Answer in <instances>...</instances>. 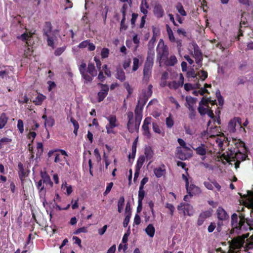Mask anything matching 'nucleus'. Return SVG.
<instances>
[{"mask_svg": "<svg viewBox=\"0 0 253 253\" xmlns=\"http://www.w3.org/2000/svg\"><path fill=\"white\" fill-rule=\"evenodd\" d=\"M155 40L153 38L148 43V46L149 47V50L148 51V55L147 57V60L145 62V65H148L150 66H153V58L155 55L154 50H153L154 44Z\"/></svg>", "mask_w": 253, "mask_h": 253, "instance_id": "obj_9", "label": "nucleus"}, {"mask_svg": "<svg viewBox=\"0 0 253 253\" xmlns=\"http://www.w3.org/2000/svg\"><path fill=\"white\" fill-rule=\"evenodd\" d=\"M197 99L188 96L186 97V106L188 108L190 111L194 110V107L196 103Z\"/></svg>", "mask_w": 253, "mask_h": 253, "instance_id": "obj_18", "label": "nucleus"}, {"mask_svg": "<svg viewBox=\"0 0 253 253\" xmlns=\"http://www.w3.org/2000/svg\"><path fill=\"white\" fill-rule=\"evenodd\" d=\"M32 49H31L28 46L27 49L25 51L24 55L25 56V57H28L32 54Z\"/></svg>", "mask_w": 253, "mask_h": 253, "instance_id": "obj_61", "label": "nucleus"}, {"mask_svg": "<svg viewBox=\"0 0 253 253\" xmlns=\"http://www.w3.org/2000/svg\"><path fill=\"white\" fill-rule=\"evenodd\" d=\"M103 70H104V73L106 76L108 77L111 76V72L110 70L108 69L107 66L106 65L103 66Z\"/></svg>", "mask_w": 253, "mask_h": 253, "instance_id": "obj_60", "label": "nucleus"}, {"mask_svg": "<svg viewBox=\"0 0 253 253\" xmlns=\"http://www.w3.org/2000/svg\"><path fill=\"white\" fill-rule=\"evenodd\" d=\"M215 100H212L211 98L203 97L199 103L198 111L201 115L207 114L211 118H213V112L210 109L209 104L211 105L215 103Z\"/></svg>", "mask_w": 253, "mask_h": 253, "instance_id": "obj_4", "label": "nucleus"}, {"mask_svg": "<svg viewBox=\"0 0 253 253\" xmlns=\"http://www.w3.org/2000/svg\"><path fill=\"white\" fill-rule=\"evenodd\" d=\"M210 215V213L208 211H206V212L201 213L200 214L199 218L198 219V221H197L198 225L199 226L203 224L205 218L207 216H209Z\"/></svg>", "mask_w": 253, "mask_h": 253, "instance_id": "obj_36", "label": "nucleus"}, {"mask_svg": "<svg viewBox=\"0 0 253 253\" xmlns=\"http://www.w3.org/2000/svg\"><path fill=\"white\" fill-rule=\"evenodd\" d=\"M41 176L43 182L46 185L50 187L53 186V182L51 181L49 176L46 172H41Z\"/></svg>", "mask_w": 253, "mask_h": 253, "instance_id": "obj_20", "label": "nucleus"}, {"mask_svg": "<svg viewBox=\"0 0 253 253\" xmlns=\"http://www.w3.org/2000/svg\"><path fill=\"white\" fill-rule=\"evenodd\" d=\"M241 124V119L239 117H234L233 119L231 120L227 126V130L230 133H234L236 131V127Z\"/></svg>", "mask_w": 253, "mask_h": 253, "instance_id": "obj_10", "label": "nucleus"}, {"mask_svg": "<svg viewBox=\"0 0 253 253\" xmlns=\"http://www.w3.org/2000/svg\"><path fill=\"white\" fill-rule=\"evenodd\" d=\"M184 77L180 74L179 75V80L178 81H173L169 82L168 84V86L170 89H176L179 87L182 86L184 83Z\"/></svg>", "mask_w": 253, "mask_h": 253, "instance_id": "obj_13", "label": "nucleus"}, {"mask_svg": "<svg viewBox=\"0 0 253 253\" xmlns=\"http://www.w3.org/2000/svg\"><path fill=\"white\" fill-rule=\"evenodd\" d=\"M217 216L219 220L223 221L228 219L229 215L226 211L222 208L218 207L216 210Z\"/></svg>", "mask_w": 253, "mask_h": 253, "instance_id": "obj_17", "label": "nucleus"}, {"mask_svg": "<svg viewBox=\"0 0 253 253\" xmlns=\"http://www.w3.org/2000/svg\"><path fill=\"white\" fill-rule=\"evenodd\" d=\"M125 199L124 197H121L118 203V211L119 212H121L124 207V204Z\"/></svg>", "mask_w": 253, "mask_h": 253, "instance_id": "obj_43", "label": "nucleus"}, {"mask_svg": "<svg viewBox=\"0 0 253 253\" xmlns=\"http://www.w3.org/2000/svg\"><path fill=\"white\" fill-rule=\"evenodd\" d=\"M138 16V14L132 13L131 14V18L130 19V23L132 26V27H133L135 25V22L136 21V19H137Z\"/></svg>", "mask_w": 253, "mask_h": 253, "instance_id": "obj_48", "label": "nucleus"}, {"mask_svg": "<svg viewBox=\"0 0 253 253\" xmlns=\"http://www.w3.org/2000/svg\"><path fill=\"white\" fill-rule=\"evenodd\" d=\"M39 192V194L40 196V198L42 202L43 205L44 206L45 203H46L45 199V195H46V190L45 188H41L40 189H38Z\"/></svg>", "mask_w": 253, "mask_h": 253, "instance_id": "obj_32", "label": "nucleus"}, {"mask_svg": "<svg viewBox=\"0 0 253 253\" xmlns=\"http://www.w3.org/2000/svg\"><path fill=\"white\" fill-rule=\"evenodd\" d=\"M12 139L9 137H4L0 139V149L2 148L4 145L9 144Z\"/></svg>", "mask_w": 253, "mask_h": 253, "instance_id": "obj_38", "label": "nucleus"}, {"mask_svg": "<svg viewBox=\"0 0 253 253\" xmlns=\"http://www.w3.org/2000/svg\"><path fill=\"white\" fill-rule=\"evenodd\" d=\"M130 230L129 229L128 230V231H127L126 233L124 236H123V239H122V242L124 243V244H126V242H127V240H128V237L129 236V235H130Z\"/></svg>", "mask_w": 253, "mask_h": 253, "instance_id": "obj_56", "label": "nucleus"}, {"mask_svg": "<svg viewBox=\"0 0 253 253\" xmlns=\"http://www.w3.org/2000/svg\"><path fill=\"white\" fill-rule=\"evenodd\" d=\"M139 59L134 57L133 58V66H132V71H136L139 68Z\"/></svg>", "mask_w": 253, "mask_h": 253, "instance_id": "obj_44", "label": "nucleus"}, {"mask_svg": "<svg viewBox=\"0 0 253 253\" xmlns=\"http://www.w3.org/2000/svg\"><path fill=\"white\" fill-rule=\"evenodd\" d=\"M105 118L108 121V123L106 125V132L110 134L115 133V128L119 126V123L117 119V117L115 115H109L105 116Z\"/></svg>", "mask_w": 253, "mask_h": 253, "instance_id": "obj_7", "label": "nucleus"}, {"mask_svg": "<svg viewBox=\"0 0 253 253\" xmlns=\"http://www.w3.org/2000/svg\"><path fill=\"white\" fill-rule=\"evenodd\" d=\"M194 52H192L193 56L195 58L196 62L199 66H201V61L202 59V56L201 52L200 51L197 46L193 45Z\"/></svg>", "mask_w": 253, "mask_h": 253, "instance_id": "obj_16", "label": "nucleus"}, {"mask_svg": "<svg viewBox=\"0 0 253 253\" xmlns=\"http://www.w3.org/2000/svg\"><path fill=\"white\" fill-rule=\"evenodd\" d=\"M98 85L100 86L101 90L97 93V99L98 102H100L104 100L108 94L109 87L107 85L102 84H99Z\"/></svg>", "mask_w": 253, "mask_h": 253, "instance_id": "obj_12", "label": "nucleus"}, {"mask_svg": "<svg viewBox=\"0 0 253 253\" xmlns=\"http://www.w3.org/2000/svg\"><path fill=\"white\" fill-rule=\"evenodd\" d=\"M198 75L202 81H204L205 79L207 78L208 73L206 71H201L198 73Z\"/></svg>", "mask_w": 253, "mask_h": 253, "instance_id": "obj_51", "label": "nucleus"}, {"mask_svg": "<svg viewBox=\"0 0 253 253\" xmlns=\"http://www.w3.org/2000/svg\"><path fill=\"white\" fill-rule=\"evenodd\" d=\"M55 151H59L61 154H56L54 159L55 163H58L60 165H64L65 162H67L66 157L68 156L66 152L62 149H56Z\"/></svg>", "mask_w": 253, "mask_h": 253, "instance_id": "obj_11", "label": "nucleus"}, {"mask_svg": "<svg viewBox=\"0 0 253 253\" xmlns=\"http://www.w3.org/2000/svg\"><path fill=\"white\" fill-rule=\"evenodd\" d=\"M176 8L181 15L183 16H185L186 15V12L184 9V8L181 4H177L176 6Z\"/></svg>", "mask_w": 253, "mask_h": 253, "instance_id": "obj_40", "label": "nucleus"}, {"mask_svg": "<svg viewBox=\"0 0 253 253\" xmlns=\"http://www.w3.org/2000/svg\"><path fill=\"white\" fill-rule=\"evenodd\" d=\"M87 72L92 76L94 77L97 75V71L95 69V67L92 64H89L87 67Z\"/></svg>", "mask_w": 253, "mask_h": 253, "instance_id": "obj_37", "label": "nucleus"}, {"mask_svg": "<svg viewBox=\"0 0 253 253\" xmlns=\"http://www.w3.org/2000/svg\"><path fill=\"white\" fill-rule=\"evenodd\" d=\"M186 188L187 193L190 197L194 195L199 194L201 193L200 188L193 184H191L190 185L189 184L186 186Z\"/></svg>", "mask_w": 253, "mask_h": 253, "instance_id": "obj_15", "label": "nucleus"}, {"mask_svg": "<svg viewBox=\"0 0 253 253\" xmlns=\"http://www.w3.org/2000/svg\"><path fill=\"white\" fill-rule=\"evenodd\" d=\"M154 173L155 175L158 178L161 177L162 176L164 175L166 173L165 165H162L160 167L154 169Z\"/></svg>", "mask_w": 253, "mask_h": 253, "instance_id": "obj_21", "label": "nucleus"}, {"mask_svg": "<svg viewBox=\"0 0 253 253\" xmlns=\"http://www.w3.org/2000/svg\"><path fill=\"white\" fill-rule=\"evenodd\" d=\"M64 188L66 189V193L68 195H70L73 192L72 186L68 185L66 182H63L61 185L62 189H64Z\"/></svg>", "mask_w": 253, "mask_h": 253, "instance_id": "obj_39", "label": "nucleus"}, {"mask_svg": "<svg viewBox=\"0 0 253 253\" xmlns=\"http://www.w3.org/2000/svg\"><path fill=\"white\" fill-rule=\"evenodd\" d=\"M145 159L144 156L139 157L137 162V167L139 168L141 167L145 161Z\"/></svg>", "mask_w": 253, "mask_h": 253, "instance_id": "obj_54", "label": "nucleus"}, {"mask_svg": "<svg viewBox=\"0 0 253 253\" xmlns=\"http://www.w3.org/2000/svg\"><path fill=\"white\" fill-rule=\"evenodd\" d=\"M215 223L214 222H211L208 228V232L210 233L212 232L215 229Z\"/></svg>", "mask_w": 253, "mask_h": 253, "instance_id": "obj_62", "label": "nucleus"}, {"mask_svg": "<svg viewBox=\"0 0 253 253\" xmlns=\"http://www.w3.org/2000/svg\"><path fill=\"white\" fill-rule=\"evenodd\" d=\"M166 124L167 126L169 128H171L173 126L174 122L171 117L169 116L166 118Z\"/></svg>", "mask_w": 253, "mask_h": 253, "instance_id": "obj_47", "label": "nucleus"}, {"mask_svg": "<svg viewBox=\"0 0 253 253\" xmlns=\"http://www.w3.org/2000/svg\"><path fill=\"white\" fill-rule=\"evenodd\" d=\"M153 66H149L148 65H144L143 70V79L145 81L147 82L151 75V70Z\"/></svg>", "mask_w": 253, "mask_h": 253, "instance_id": "obj_25", "label": "nucleus"}, {"mask_svg": "<svg viewBox=\"0 0 253 253\" xmlns=\"http://www.w3.org/2000/svg\"><path fill=\"white\" fill-rule=\"evenodd\" d=\"M177 62L176 57L174 55H170L168 58V57L163 61L162 64L167 66H173Z\"/></svg>", "mask_w": 253, "mask_h": 253, "instance_id": "obj_23", "label": "nucleus"}, {"mask_svg": "<svg viewBox=\"0 0 253 253\" xmlns=\"http://www.w3.org/2000/svg\"><path fill=\"white\" fill-rule=\"evenodd\" d=\"M216 135H218V132L215 134H211L207 131H203L201 133L197 139H200L199 141H205L206 139H208L209 137H211Z\"/></svg>", "mask_w": 253, "mask_h": 253, "instance_id": "obj_24", "label": "nucleus"}, {"mask_svg": "<svg viewBox=\"0 0 253 253\" xmlns=\"http://www.w3.org/2000/svg\"><path fill=\"white\" fill-rule=\"evenodd\" d=\"M109 54V50L107 48H102L101 52V56L102 58L108 57Z\"/></svg>", "mask_w": 253, "mask_h": 253, "instance_id": "obj_49", "label": "nucleus"}, {"mask_svg": "<svg viewBox=\"0 0 253 253\" xmlns=\"http://www.w3.org/2000/svg\"><path fill=\"white\" fill-rule=\"evenodd\" d=\"M242 203L248 209H251V218H245V215L240 213L239 215L234 213L231 216L232 229L231 234H242L232 240L230 245L228 253H238V250L244 243L248 248L253 247V190L248 191L247 195L242 197Z\"/></svg>", "mask_w": 253, "mask_h": 253, "instance_id": "obj_1", "label": "nucleus"}, {"mask_svg": "<svg viewBox=\"0 0 253 253\" xmlns=\"http://www.w3.org/2000/svg\"><path fill=\"white\" fill-rule=\"evenodd\" d=\"M46 96L42 94H38L37 96L35 98L33 102L36 105H40L42 104L43 101L45 100Z\"/></svg>", "mask_w": 253, "mask_h": 253, "instance_id": "obj_31", "label": "nucleus"}, {"mask_svg": "<svg viewBox=\"0 0 253 253\" xmlns=\"http://www.w3.org/2000/svg\"><path fill=\"white\" fill-rule=\"evenodd\" d=\"M17 126L19 132L20 133H23L24 132V124L22 120H18Z\"/></svg>", "mask_w": 253, "mask_h": 253, "instance_id": "obj_45", "label": "nucleus"}, {"mask_svg": "<svg viewBox=\"0 0 253 253\" xmlns=\"http://www.w3.org/2000/svg\"><path fill=\"white\" fill-rule=\"evenodd\" d=\"M204 184L208 189L210 190H213V181H205L204 182Z\"/></svg>", "mask_w": 253, "mask_h": 253, "instance_id": "obj_53", "label": "nucleus"}, {"mask_svg": "<svg viewBox=\"0 0 253 253\" xmlns=\"http://www.w3.org/2000/svg\"><path fill=\"white\" fill-rule=\"evenodd\" d=\"M65 47H61L58 48L55 51V55L56 56H59L61 55L65 50Z\"/></svg>", "mask_w": 253, "mask_h": 253, "instance_id": "obj_59", "label": "nucleus"}, {"mask_svg": "<svg viewBox=\"0 0 253 253\" xmlns=\"http://www.w3.org/2000/svg\"><path fill=\"white\" fill-rule=\"evenodd\" d=\"M211 87V84H205L204 88H201L199 90H194L193 91V94L195 96H198L199 94L204 95L205 93L208 92V90L206 88Z\"/></svg>", "mask_w": 253, "mask_h": 253, "instance_id": "obj_28", "label": "nucleus"}, {"mask_svg": "<svg viewBox=\"0 0 253 253\" xmlns=\"http://www.w3.org/2000/svg\"><path fill=\"white\" fill-rule=\"evenodd\" d=\"M216 95L219 104L220 106H222L223 104L224 100H223L222 97L221 96L219 91H217L216 92Z\"/></svg>", "mask_w": 253, "mask_h": 253, "instance_id": "obj_52", "label": "nucleus"}, {"mask_svg": "<svg viewBox=\"0 0 253 253\" xmlns=\"http://www.w3.org/2000/svg\"><path fill=\"white\" fill-rule=\"evenodd\" d=\"M179 213H182L185 216H192L194 213V210L192 205L187 203H181L177 207Z\"/></svg>", "mask_w": 253, "mask_h": 253, "instance_id": "obj_8", "label": "nucleus"}, {"mask_svg": "<svg viewBox=\"0 0 253 253\" xmlns=\"http://www.w3.org/2000/svg\"><path fill=\"white\" fill-rule=\"evenodd\" d=\"M153 129L154 131L156 133H157L159 134L161 133V129H160L159 126L156 124H155V123L153 124Z\"/></svg>", "mask_w": 253, "mask_h": 253, "instance_id": "obj_63", "label": "nucleus"}, {"mask_svg": "<svg viewBox=\"0 0 253 253\" xmlns=\"http://www.w3.org/2000/svg\"><path fill=\"white\" fill-rule=\"evenodd\" d=\"M196 153L201 156H204L206 154V149L205 144H201L195 149Z\"/></svg>", "mask_w": 253, "mask_h": 253, "instance_id": "obj_29", "label": "nucleus"}, {"mask_svg": "<svg viewBox=\"0 0 253 253\" xmlns=\"http://www.w3.org/2000/svg\"><path fill=\"white\" fill-rule=\"evenodd\" d=\"M56 39V38L54 36H50L49 35H47V43L48 45L52 47L53 48L54 47V41Z\"/></svg>", "mask_w": 253, "mask_h": 253, "instance_id": "obj_41", "label": "nucleus"}, {"mask_svg": "<svg viewBox=\"0 0 253 253\" xmlns=\"http://www.w3.org/2000/svg\"><path fill=\"white\" fill-rule=\"evenodd\" d=\"M139 102L135 109V119L132 120H128L127 128L129 132H133L138 130L142 118V106H139Z\"/></svg>", "mask_w": 253, "mask_h": 253, "instance_id": "obj_3", "label": "nucleus"}, {"mask_svg": "<svg viewBox=\"0 0 253 253\" xmlns=\"http://www.w3.org/2000/svg\"><path fill=\"white\" fill-rule=\"evenodd\" d=\"M148 5L146 1V0H142L140 6V9L141 12L146 15L148 12Z\"/></svg>", "mask_w": 253, "mask_h": 253, "instance_id": "obj_30", "label": "nucleus"}, {"mask_svg": "<svg viewBox=\"0 0 253 253\" xmlns=\"http://www.w3.org/2000/svg\"><path fill=\"white\" fill-rule=\"evenodd\" d=\"M154 13L156 17L158 18L163 16L164 11L162 6L160 3H156L154 7Z\"/></svg>", "mask_w": 253, "mask_h": 253, "instance_id": "obj_19", "label": "nucleus"}, {"mask_svg": "<svg viewBox=\"0 0 253 253\" xmlns=\"http://www.w3.org/2000/svg\"><path fill=\"white\" fill-rule=\"evenodd\" d=\"M177 141L181 147H177L176 155L181 160H186L192 156V150L186 146L185 142L181 138H178Z\"/></svg>", "mask_w": 253, "mask_h": 253, "instance_id": "obj_5", "label": "nucleus"}, {"mask_svg": "<svg viewBox=\"0 0 253 253\" xmlns=\"http://www.w3.org/2000/svg\"><path fill=\"white\" fill-rule=\"evenodd\" d=\"M145 191H144L143 188H142V187H139V192H138V209L139 207L140 208H142V201L145 196Z\"/></svg>", "mask_w": 253, "mask_h": 253, "instance_id": "obj_27", "label": "nucleus"}, {"mask_svg": "<svg viewBox=\"0 0 253 253\" xmlns=\"http://www.w3.org/2000/svg\"><path fill=\"white\" fill-rule=\"evenodd\" d=\"M54 120L51 118L49 117L47 120H46L44 123V126L46 127L47 126L49 127H52L54 125Z\"/></svg>", "mask_w": 253, "mask_h": 253, "instance_id": "obj_42", "label": "nucleus"}, {"mask_svg": "<svg viewBox=\"0 0 253 253\" xmlns=\"http://www.w3.org/2000/svg\"><path fill=\"white\" fill-rule=\"evenodd\" d=\"M87 231L86 227H83L76 230L74 232L75 234H79L80 233H86Z\"/></svg>", "mask_w": 253, "mask_h": 253, "instance_id": "obj_58", "label": "nucleus"}, {"mask_svg": "<svg viewBox=\"0 0 253 253\" xmlns=\"http://www.w3.org/2000/svg\"><path fill=\"white\" fill-rule=\"evenodd\" d=\"M8 118L5 113H2L0 116V129H2L7 124Z\"/></svg>", "mask_w": 253, "mask_h": 253, "instance_id": "obj_33", "label": "nucleus"}, {"mask_svg": "<svg viewBox=\"0 0 253 253\" xmlns=\"http://www.w3.org/2000/svg\"><path fill=\"white\" fill-rule=\"evenodd\" d=\"M116 77L121 82L124 81L126 79L125 72L121 69H118L117 70Z\"/></svg>", "mask_w": 253, "mask_h": 253, "instance_id": "obj_34", "label": "nucleus"}, {"mask_svg": "<svg viewBox=\"0 0 253 253\" xmlns=\"http://www.w3.org/2000/svg\"><path fill=\"white\" fill-rule=\"evenodd\" d=\"M157 58L159 60L160 66L163 61L167 58L169 51L167 46L165 44L164 42L161 39L157 47Z\"/></svg>", "mask_w": 253, "mask_h": 253, "instance_id": "obj_6", "label": "nucleus"}, {"mask_svg": "<svg viewBox=\"0 0 253 253\" xmlns=\"http://www.w3.org/2000/svg\"><path fill=\"white\" fill-rule=\"evenodd\" d=\"M33 34L34 33L26 30L21 35L17 36V38L22 42H26L27 44V46H28L29 45L28 42L31 40Z\"/></svg>", "mask_w": 253, "mask_h": 253, "instance_id": "obj_14", "label": "nucleus"}, {"mask_svg": "<svg viewBox=\"0 0 253 253\" xmlns=\"http://www.w3.org/2000/svg\"><path fill=\"white\" fill-rule=\"evenodd\" d=\"M166 207L170 211V214L172 215L175 210L174 206L171 204L167 203Z\"/></svg>", "mask_w": 253, "mask_h": 253, "instance_id": "obj_57", "label": "nucleus"}, {"mask_svg": "<svg viewBox=\"0 0 253 253\" xmlns=\"http://www.w3.org/2000/svg\"><path fill=\"white\" fill-rule=\"evenodd\" d=\"M122 13H123V18L121 22V26H120V31H126L127 28L126 25L125 24L126 21V10L125 8V4L124 5L122 8Z\"/></svg>", "mask_w": 253, "mask_h": 253, "instance_id": "obj_22", "label": "nucleus"}, {"mask_svg": "<svg viewBox=\"0 0 253 253\" xmlns=\"http://www.w3.org/2000/svg\"><path fill=\"white\" fill-rule=\"evenodd\" d=\"M79 69L81 74L82 75H84V73H86V64L84 62H82V63L79 66Z\"/></svg>", "mask_w": 253, "mask_h": 253, "instance_id": "obj_50", "label": "nucleus"}, {"mask_svg": "<svg viewBox=\"0 0 253 253\" xmlns=\"http://www.w3.org/2000/svg\"><path fill=\"white\" fill-rule=\"evenodd\" d=\"M145 231L147 235L150 238H153L154 236L155 228L153 224H149L145 228Z\"/></svg>", "mask_w": 253, "mask_h": 253, "instance_id": "obj_26", "label": "nucleus"}, {"mask_svg": "<svg viewBox=\"0 0 253 253\" xmlns=\"http://www.w3.org/2000/svg\"><path fill=\"white\" fill-rule=\"evenodd\" d=\"M88 42H89L87 40L84 41L82 42H81L79 44L78 47L80 48H85L87 46V45L88 44Z\"/></svg>", "mask_w": 253, "mask_h": 253, "instance_id": "obj_64", "label": "nucleus"}, {"mask_svg": "<svg viewBox=\"0 0 253 253\" xmlns=\"http://www.w3.org/2000/svg\"><path fill=\"white\" fill-rule=\"evenodd\" d=\"M235 144L237 148H235L233 151H231L229 153H227L226 160L227 162L236 161L235 168H237L239 167L240 162L246 160L247 156L245 154L241 153L238 148L239 146L244 147V143L243 142L239 140H236L235 141Z\"/></svg>", "mask_w": 253, "mask_h": 253, "instance_id": "obj_2", "label": "nucleus"}, {"mask_svg": "<svg viewBox=\"0 0 253 253\" xmlns=\"http://www.w3.org/2000/svg\"><path fill=\"white\" fill-rule=\"evenodd\" d=\"M142 129L143 130V133L145 135L147 136L148 137H150V133L149 131V125H143L142 126Z\"/></svg>", "mask_w": 253, "mask_h": 253, "instance_id": "obj_46", "label": "nucleus"}, {"mask_svg": "<svg viewBox=\"0 0 253 253\" xmlns=\"http://www.w3.org/2000/svg\"><path fill=\"white\" fill-rule=\"evenodd\" d=\"M200 86V84L198 83L195 84H185L184 85V88L185 90L186 91H189L191 90H192L194 88H199Z\"/></svg>", "mask_w": 253, "mask_h": 253, "instance_id": "obj_35", "label": "nucleus"}, {"mask_svg": "<svg viewBox=\"0 0 253 253\" xmlns=\"http://www.w3.org/2000/svg\"><path fill=\"white\" fill-rule=\"evenodd\" d=\"M94 154L96 160L97 162H100L101 160V157L99 152V150L96 148L94 150Z\"/></svg>", "mask_w": 253, "mask_h": 253, "instance_id": "obj_55", "label": "nucleus"}]
</instances>
